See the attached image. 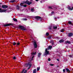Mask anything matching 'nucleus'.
Masks as SVG:
<instances>
[{
	"instance_id": "obj_1",
	"label": "nucleus",
	"mask_w": 73,
	"mask_h": 73,
	"mask_svg": "<svg viewBox=\"0 0 73 73\" xmlns=\"http://www.w3.org/2000/svg\"><path fill=\"white\" fill-rule=\"evenodd\" d=\"M52 48V46H49L47 48V49H46L45 52L44 54L45 55H48L49 54V52L48 51V50L51 49Z\"/></svg>"
},
{
	"instance_id": "obj_2",
	"label": "nucleus",
	"mask_w": 73,
	"mask_h": 73,
	"mask_svg": "<svg viewBox=\"0 0 73 73\" xmlns=\"http://www.w3.org/2000/svg\"><path fill=\"white\" fill-rule=\"evenodd\" d=\"M29 66V67L28 68V69H30L31 68V66H32V64L30 63H28L27 64H25V66Z\"/></svg>"
},
{
	"instance_id": "obj_3",
	"label": "nucleus",
	"mask_w": 73,
	"mask_h": 73,
	"mask_svg": "<svg viewBox=\"0 0 73 73\" xmlns=\"http://www.w3.org/2000/svg\"><path fill=\"white\" fill-rule=\"evenodd\" d=\"M24 3L25 4H27L29 5H30V4H32V2H29L28 1H25Z\"/></svg>"
},
{
	"instance_id": "obj_4",
	"label": "nucleus",
	"mask_w": 73,
	"mask_h": 73,
	"mask_svg": "<svg viewBox=\"0 0 73 73\" xmlns=\"http://www.w3.org/2000/svg\"><path fill=\"white\" fill-rule=\"evenodd\" d=\"M19 28H20V29H22V30H24L25 31V28H24V27L21 26H19Z\"/></svg>"
},
{
	"instance_id": "obj_5",
	"label": "nucleus",
	"mask_w": 73,
	"mask_h": 73,
	"mask_svg": "<svg viewBox=\"0 0 73 73\" xmlns=\"http://www.w3.org/2000/svg\"><path fill=\"white\" fill-rule=\"evenodd\" d=\"M33 44L35 48H36L37 47V43L36 42V41H34Z\"/></svg>"
},
{
	"instance_id": "obj_6",
	"label": "nucleus",
	"mask_w": 73,
	"mask_h": 73,
	"mask_svg": "<svg viewBox=\"0 0 73 73\" xmlns=\"http://www.w3.org/2000/svg\"><path fill=\"white\" fill-rule=\"evenodd\" d=\"M7 10H3L1 9L0 8V12H6Z\"/></svg>"
},
{
	"instance_id": "obj_7",
	"label": "nucleus",
	"mask_w": 73,
	"mask_h": 73,
	"mask_svg": "<svg viewBox=\"0 0 73 73\" xmlns=\"http://www.w3.org/2000/svg\"><path fill=\"white\" fill-rule=\"evenodd\" d=\"M72 35H73V33H68V36L69 37H71L72 36Z\"/></svg>"
},
{
	"instance_id": "obj_8",
	"label": "nucleus",
	"mask_w": 73,
	"mask_h": 73,
	"mask_svg": "<svg viewBox=\"0 0 73 73\" xmlns=\"http://www.w3.org/2000/svg\"><path fill=\"white\" fill-rule=\"evenodd\" d=\"M2 8H7L8 7V6L7 5H3L2 7Z\"/></svg>"
},
{
	"instance_id": "obj_9",
	"label": "nucleus",
	"mask_w": 73,
	"mask_h": 73,
	"mask_svg": "<svg viewBox=\"0 0 73 73\" xmlns=\"http://www.w3.org/2000/svg\"><path fill=\"white\" fill-rule=\"evenodd\" d=\"M68 9L69 10H70V11H71L73 9V7H68Z\"/></svg>"
},
{
	"instance_id": "obj_10",
	"label": "nucleus",
	"mask_w": 73,
	"mask_h": 73,
	"mask_svg": "<svg viewBox=\"0 0 73 73\" xmlns=\"http://www.w3.org/2000/svg\"><path fill=\"white\" fill-rule=\"evenodd\" d=\"M27 72V71L26 70H25L24 69H23L21 72V73H26Z\"/></svg>"
},
{
	"instance_id": "obj_11",
	"label": "nucleus",
	"mask_w": 73,
	"mask_h": 73,
	"mask_svg": "<svg viewBox=\"0 0 73 73\" xmlns=\"http://www.w3.org/2000/svg\"><path fill=\"white\" fill-rule=\"evenodd\" d=\"M35 18L36 19L38 20V19H40V17L38 16H36L35 17Z\"/></svg>"
},
{
	"instance_id": "obj_12",
	"label": "nucleus",
	"mask_w": 73,
	"mask_h": 73,
	"mask_svg": "<svg viewBox=\"0 0 73 73\" xmlns=\"http://www.w3.org/2000/svg\"><path fill=\"white\" fill-rule=\"evenodd\" d=\"M68 24H70V25H73V24L72 23V22L70 21H68Z\"/></svg>"
},
{
	"instance_id": "obj_13",
	"label": "nucleus",
	"mask_w": 73,
	"mask_h": 73,
	"mask_svg": "<svg viewBox=\"0 0 73 73\" xmlns=\"http://www.w3.org/2000/svg\"><path fill=\"white\" fill-rule=\"evenodd\" d=\"M66 70L67 72H68V73H70V71L68 69V68H66Z\"/></svg>"
},
{
	"instance_id": "obj_14",
	"label": "nucleus",
	"mask_w": 73,
	"mask_h": 73,
	"mask_svg": "<svg viewBox=\"0 0 73 73\" xmlns=\"http://www.w3.org/2000/svg\"><path fill=\"white\" fill-rule=\"evenodd\" d=\"M41 54H42V53H38V56L39 57H40V56H41Z\"/></svg>"
},
{
	"instance_id": "obj_15",
	"label": "nucleus",
	"mask_w": 73,
	"mask_h": 73,
	"mask_svg": "<svg viewBox=\"0 0 73 73\" xmlns=\"http://www.w3.org/2000/svg\"><path fill=\"white\" fill-rule=\"evenodd\" d=\"M10 25H11V24H6V25H4V26L5 27H8V26H9Z\"/></svg>"
},
{
	"instance_id": "obj_16",
	"label": "nucleus",
	"mask_w": 73,
	"mask_h": 73,
	"mask_svg": "<svg viewBox=\"0 0 73 73\" xmlns=\"http://www.w3.org/2000/svg\"><path fill=\"white\" fill-rule=\"evenodd\" d=\"M64 40L62 39H61V40H59V42H64Z\"/></svg>"
},
{
	"instance_id": "obj_17",
	"label": "nucleus",
	"mask_w": 73,
	"mask_h": 73,
	"mask_svg": "<svg viewBox=\"0 0 73 73\" xmlns=\"http://www.w3.org/2000/svg\"><path fill=\"white\" fill-rule=\"evenodd\" d=\"M50 42L51 43L52 45H53V40H51L50 41Z\"/></svg>"
},
{
	"instance_id": "obj_18",
	"label": "nucleus",
	"mask_w": 73,
	"mask_h": 73,
	"mask_svg": "<svg viewBox=\"0 0 73 73\" xmlns=\"http://www.w3.org/2000/svg\"><path fill=\"white\" fill-rule=\"evenodd\" d=\"M15 1V0H11L10 1V3H13Z\"/></svg>"
},
{
	"instance_id": "obj_19",
	"label": "nucleus",
	"mask_w": 73,
	"mask_h": 73,
	"mask_svg": "<svg viewBox=\"0 0 73 73\" xmlns=\"http://www.w3.org/2000/svg\"><path fill=\"white\" fill-rule=\"evenodd\" d=\"M16 8L17 9H19V8H20V7H19V6L17 5V6H16Z\"/></svg>"
},
{
	"instance_id": "obj_20",
	"label": "nucleus",
	"mask_w": 73,
	"mask_h": 73,
	"mask_svg": "<svg viewBox=\"0 0 73 73\" xmlns=\"http://www.w3.org/2000/svg\"><path fill=\"white\" fill-rule=\"evenodd\" d=\"M31 12H33L34 11V8H31Z\"/></svg>"
},
{
	"instance_id": "obj_21",
	"label": "nucleus",
	"mask_w": 73,
	"mask_h": 73,
	"mask_svg": "<svg viewBox=\"0 0 73 73\" xmlns=\"http://www.w3.org/2000/svg\"><path fill=\"white\" fill-rule=\"evenodd\" d=\"M33 73H36V69H35L33 71Z\"/></svg>"
},
{
	"instance_id": "obj_22",
	"label": "nucleus",
	"mask_w": 73,
	"mask_h": 73,
	"mask_svg": "<svg viewBox=\"0 0 73 73\" xmlns=\"http://www.w3.org/2000/svg\"><path fill=\"white\" fill-rule=\"evenodd\" d=\"M13 20L14 21H17V19L15 18H13Z\"/></svg>"
},
{
	"instance_id": "obj_23",
	"label": "nucleus",
	"mask_w": 73,
	"mask_h": 73,
	"mask_svg": "<svg viewBox=\"0 0 73 73\" xmlns=\"http://www.w3.org/2000/svg\"><path fill=\"white\" fill-rule=\"evenodd\" d=\"M24 4V3H21L20 4V5L21 7H23V5Z\"/></svg>"
},
{
	"instance_id": "obj_24",
	"label": "nucleus",
	"mask_w": 73,
	"mask_h": 73,
	"mask_svg": "<svg viewBox=\"0 0 73 73\" xmlns=\"http://www.w3.org/2000/svg\"><path fill=\"white\" fill-rule=\"evenodd\" d=\"M66 43H68V44H70V42L69 41H66Z\"/></svg>"
},
{
	"instance_id": "obj_25",
	"label": "nucleus",
	"mask_w": 73,
	"mask_h": 73,
	"mask_svg": "<svg viewBox=\"0 0 73 73\" xmlns=\"http://www.w3.org/2000/svg\"><path fill=\"white\" fill-rule=\"evenodd\" d=\"M36 54V52H35V53L34 52H33L32 54V55H35Z\"/></svg>"
},
{
	"instance_id": "obj_26",
	"label": "nucleus",
	"mask_w": 73,
	"mask_h": 73,
	"mask_svg": "<svg viewBox=\"0 0 73 73\" xmlns=\"http://www.w3.org/2000/svg\"><path fill=\"white\" fill-rule=\"evenodd\" d=\"M64 29H62L60 31V32H64Z\"/></svg>"
},
{
	"instance_id": "obj_27",
	"label": "nucleus",
	"mask_w": 73,
	"mask_h": 73,
	"mask_svg": "<svg viewBox=\"0 0 73 73\" xmlns=\"http://www.w3.org/2000/svg\"><path fill=\"white\" fill-rule=\"evenodd\" d=\"M53 29H57V27H53Z\"/></svg>"
},
{
	"instance_id": "obj_28",
	"label": "nucleus",
	"mask_w": 73,
	"mask_h": 73,
	"mask_svg": "<svg viewBox=\"0 0 73 73\" xmlns=\"http://www.w3.org/2000/svg\"><path fill=\"white\" fill-rule=\"evenodd\" d=\"M37 71H38L40 70V67H37Z\"/></svg>"
},
{
	"instance_id": "obj_29",
	"label": "nucleus",
	"mask_w": 73,
	"mask_h": 73,
	"mask_svg": "<svg viewBox=\"0 0 73 73\" xmlns=\"http://www.w3.org/2000/svg\"><path fill=\"white\" fill-rule=\"evenodd\" d=\"M49 65H50V66H54V64H49Z\"/></svg>"
},
{
	"instance_id": "obj_30",
	"label": "nucleus",
	"mask_w": 73,
	"mask_h": 73,
	"mask_svg": "<svg viewBox=\"0 0 73 73\" xmlns=\"http://www.w3.org/2000/svg\"><path fill=\"white\" fill-rule=\"evenodd\" d=\"M72 55H68V57H69V56H70V57H72Z\"/></svg>"
},
{
	"instance_id": "obj_31",
	"label": "nucleus",
	"mask_w": 73,
	"mask_h": 73,
	"mask_svg": "<svg viewBox=\"0 0 73 73\" xmlns=\"http://www.w3.org/2000/svg\"><path fill=\"white\" fill-rule=\"evenodd\" d=\"M16 44V42H13V45H15Z\"/></svg>"
},
{
	"instance_id": "obj_32",
	"label": "nucleus",
	"mask_w": 73,
	"mask_h": 73,
	"mask_svg": "<svg viewBox=\"0 0 73 73\" xmlns=\"http://www.w3.org/2000/svg\"><path fill=\"white\" fill-rule=\"evenodd\" d=\"M46 36H48V35H49V33H46Z\"/></svg>"
},
{
	"instance_id": "obj_33",
	"label": "nucleus",
	"mask_w": 73,
	"mask_h": 73,
	"mask_svg": "<svg viewBox=\"0 0 73 73\" xmlns=\"http://www.w3.org/2000/svg\"><path fill=\"white\" fill-rule=\"evenodd\" d=\"M23 20H25V21H27V19L25 18L23 19Z\"/></svg>"
},
{
	"instance_id": "obj_34",
	"label": "nucleus",
	"mask_w": 73,
	"mask_h": 73,
	"mask_svg": "<svg viewBox=\"0 0 73 73\" xmlns=\"http://www.w3.org/2000/svg\"><path fill=\"white\" fill-rule=\"evenodd\" d=\"M16 57L15 56L13 58V59L14 60H15V59H16Z\"/></svg>"
},
{
	"instance_id": "obj_35",
	"label": "nucleus",
	"mask_w": 73,
	"mask_h": 73,
	"mask_svg": "<svg viewBox=\"0 0 73 73\" xmlns=\"http://www.w3.org/2000/svg\"><path fill=\"white\" fill-rule=\"evenodd\" d=\"M63 72H65V69H64L63 70Z\"/></svg>"
},
{
	"instance_id": "obj_36",
	"label": "nucleus",
	"mask_w": 73,
	"mask_h": 73,
	"mask_svg": "<svg viewBox=\"0 0 73 73\" xmlns=\"http://www.w3.org/2000/svg\"><path fill=\"white\" fill-rule=\"evenodd\" d=\"M23 7H27V5H25Z\"/></svg>"
},
{
	"instance_id": "obj_37",
	"label": "nucleus",
	"mask_w": 73,
	"mask_h": 73,
	"mask_svg": "<svg viewBox=\"0 0 73 73\" xmlns=\"http://www.w3.org/2000/svg\"><path fill=\"white\" fill-rule=\"evenodd\" d=\"M39 19H40V20H42V18H41V17H40V18Z\"/></svg>"
},
{
	"instance_id": "obj_38",
	"label": "nucleus",
	"mask_w": 73,
	"mask_h": 73,
	"mask_svg": "<svg viewBox=\"0 0 73 73\" xmlns=\"http://www.w3.org/2000/svg\"><path fill=\"white\" fill-rule=\"evenodd\" d=\"M48 60L49 61H50V58H48Z\"/></svg>"
},
{
	"instance_id": "obj_39",
	"label": "nucleus",
	"mask_w": 73,
	"mask_h": 73,
	"mask_svg": "<svg viewBox=\"0 0 73 73\" xmlns=\"http://www.w3.org/2000/svg\"><path fill=\"white\" fill-rule=\"evenodd\" d=\"M34 57V56H33L32 57V58L31 59V60H33V58Z\"/></svg>"
},
{
	"instance_id": "obj_40",
	"label": "nucleus",
	"mask_w": 73,
	"mask_h": 73,
	"mask_svg": "<svg viewBox=\"0 0 73 73\" xmlns=\"http://www.w3.org/2000/svg\"><path fill=\"white\" fill-rule=\"evenodd\" d=\"M20 43H17V45H19L20 44Z\"/></svg>"
},
{
	"instance_id": "obj_41",
	"label": "nucleus",
	"mask_w": 73,
	"mask_h": 73,
	"mask_svg": "<svg viewBox=\"0 0 73 73\" xmlns=\"http://www.w3.org/2000/svg\"><path fill=\"white\" fill-rule=\"evenodd\" d=\"M48 38H49V39H50V38H51V36H49L48 37Z\"/></svg>"
},
{
	"instance_id": "obj_42",
	"label": "nucleus",
	"mask_w": 73,
	"mask_h": 73,
	"mask_svg": "<svg viewBox=\"0 0 73 73\" xmlns=\"http://www.w3.org/2000/svg\"><path fill=\"white\" fill-rule=\"evenodd\" d=\"M57 61H59V59H57Z\"/></svg>"
},
{
	"instance_id": "obj_43",
	"label": "nucleus",
	"mask_w": 73,
	"mask_h": 73,
	"mask_svg": "<svg viewBox=\"0 0 73 73\" xmlns=\"http://www.w3.org/2000/svg\"><path fill=\"white\" fill-rule=\"evenodd\" d=\"M35 1H38V0H35Z\"/></svg>"
},
{
	"instance_id": "obj_44",
	"label": "nucleus",
	"mask_w": 73,
	"mask_h": 73,
	"mask_svg": "<svg viewBox=\"0 0 73 73\" xmlns=\"http://www.w3.org/2000/svg\"><path fill=\"white\" fill-rule=\"evenodd\" d=\"M53 13H54L53 12H52V14H53Z\"/></svg>"
},
{
	"instance_id": "obj_45",
	"label": "nucleus",
	"mask_w": 73,
	"mask_h": 73,
	"mask_svg": "<svg viewBox=\"0 0 73 73\" xmlns=\"http://www.w3.org/2000/svg\"><path fill=\"white\" fill-rule=\"evenodd\" d=\"M40 3H41V1H40Z\"/></svg>"
}]
</instances>
